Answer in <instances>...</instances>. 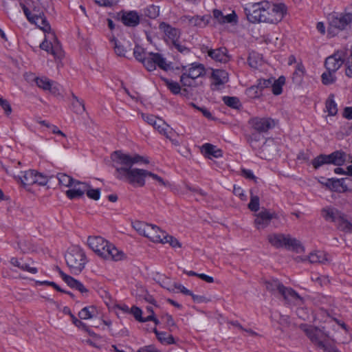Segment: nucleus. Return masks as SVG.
I'll use <instances>...</instances> for the list:
<instances>
[{"mask_svg": "<svg viewBox=\"0 0 352 352\" xmlns=\"http://www.w3.org/2000/svg\"><path fill=\"white\" fill-rule=\"evenodd\" d=\"M111 157L114 163L115 176L118 179L126 182L134 187H142L145 185L148 170L133 168V166L138 163L148 164V160L138 154L131 156L121 151H114Z\"/></svg>", "mask_w": 352, "mask_h": 352, "instance_id": "obj_1", "label": "nucleus"}, {"mask_svg": "<svg viewBox=\"0 0 352 352\" xmlns=\"http://www.w3.org/2000/svg\"><path fill=\"white\" fill-rule=\"evenodd\" d=\"M286 6L283 3H272L268 1L248 3L244 12L251 23H278L286 14Z\"/></svg>", "mask_w": 352, "mask_h": 352, "instance_id": "obj_2", "label": "nucleus"}, {"mask_svg": "<svg viewBox=\"0 0 352 352\" xmlns=\"http://www.w3.org/2000/svg\"><path fill=\"white\" fill-rule=\"evenodd\" d=\"M31 23L35 24L44 32L48 34L39 45V47L52 54L55 58H62L64 56V52L61 44L58 41L55 33L52 32L51 25L45 16L44 13L36 14V17Z\"/></svg>", "mask_w": 352, "mask_h": 352, "instance_id": "obj_3", "label": "nucleus"}, {"mask_svg": "<svg viewBox=\"0 0 352 352\" xmlns=\"http://www.w3.org/2000/svg\"><path fill=\"white\" fill-rule=\"evenodd\" d=\"M205 74L204 65L201 63H193L189 65L182 66L180 82L184 87H195V80Z\"/></svg>", "mask_w": 352, "mask_h": 352, "instance_id": "obj_4", "label": "nucleus"}, {"mask_svg": "<svg viewBox=\"0 0 352 352\" xmlns=\"http://www.w3.org/2000/svg\"><path fill=\"white\" fill-rule=\"evenodd\" d=\"M346 153L338 150L329 155L320 154L311 160V164L315 169H318L323 165L333 164L336 166H341L346 161Z\"/></svg>", "mask_w": 352, "mask_h": 352, "instance_id": "obj_5", "label": "nucleus"}, {"mask_svg": "<svg viewBox=\"0 0 352 352\" xmlns=\"http://www.w3.org/2000/svg\"><path fill=\"white\" fill-rule=\"evenodd\" d=\"M65 258L71 272L76 274L82 272L87 262L85 252L77 247L69 250Z\"/></svg>", "mask_w": 352, "mask_h": 352, "instance_id": "obj_6", "label": "nucleus"}, {"mask_svg": "<svg viewBox=\"0 0 352 352\" xmlns=\"http://www.w3.org/2000/svg\"><path fill=\"white\" fill-rule=\"evenodd\" d=\"M137 232L155 243H161L164 239L165 231L158 226L144 222L138 221L133 225Z\"/></svg>", "mask_w": 352, "mask_h": 352, "instance_id": "obj_7", "label": "nucleus"}, {"mask_svg": "<svg viewBox=\"0 0 352 352\" xmlns=\"http://www.w3.org/2000/svg\"><path fill=\"white\" fill-rule=\"evenodd\" d=\"M267 240L276 248H285L297 252L302 248L300 241L295 238H292L289 235L273 233L267 236Z\"/></svg>", "mask_w": 352, "mask_h": 352, "instance_id": "obj_8", "label": "nucleus"}, {"mask_svg": "<svg viewBox=\"0 0 352 352\" xmlns=\"http://www.w3.org/2000/svg\"><path fill=\"white\" fill-rule=\"evenodd\" d=\"M144 66L148 72H153L158 67L164 71H168L170 68V63L160 53L148 52L147 58L144 59Z\"/></svg>", "mask_w": 352, "mask_h": 352, "instance_id": "obj_9", "label": "nucleus"}, {"mask_svg": "<svg viewBox=\"0 0 352 352\" xmlns=\"http://www.w3.org/2000/svg\"><path fill=\"white\" fill-rule=\"evenodd\" d=\"M328 20L331 28L344 30L352 23V12L346 10L341 13L333 12L329 15Z\"/></svg>", "mask_w": 352, "mask_h": 352, "instance_id": "obj_10", "label": "nucleus"}, {"mask_svg": "<svg viewBox=\"0 0 352 352\" xmlns=\"http://www.w3.org/2000/svg\"><path fill=\"white\" fill-rule=\"evenodd\" d=\"M211 19L212 16L210 14H206L204 16L184 15L179 18V21L181 23L190 27L204 28L209 24Z\"/></svg>", "mask_w": 352, "mask_h": 352, "instance_id": "obj_11", "label": "nucleus"}, {"mask_svg": "<svg viewBox=\"0 0 352 352\" xmlns=\"http://www.w3.org/2000/svg\"><path fill=\"white\" fill-rule=\"evenodd\" d=\"M248 124L255 132L260 133H266L274 126V120L269 118L254 117L248 121Z\"/></svg>", "mask_w": 352, "mask_h": 352, "instance_id": "obj_12", "label": "nucleus"}, {"mask_svg": "<svg viewBox=\"0 0 352 352\" xmlns=\"http://www.w3.org/2000/svg\"><path fill=\"white\" fill-rule=\"evenodd\" d=\"M276 218L277 214L275 212L271 213L267 209H263L255 214L254 223L256 229H265L270 225L273 219Z\"/></svg>", "mask_w": 352, "mask_h": 352, "instance_id": "obj_13", "label": "nucleus"}, {"mask_svg": "<svg viewBox=\"0 0 352 352\" xmlns=\"http://www.w3.org/2000/svg\"><path fill=\"white\" fill-rule=\"evenodd\" d=\"M109 243L101 236H89L87 239L89 247L102 258H103V252L107 251Z\"/></svg>", "mask_w": 352, "mask_h": 352, "instance_id": "obj_14", "label": "nucleus"}, {"mask_svg": "<svg viewBox=\"0 0 352 352\" xmlns=\"http://www.w3.org/2000/svg\"><path fill=\"white\" fill-rule=\"evenodd\" d=\"M277 151V146L274 140L272 138L266 139L256 150V155L261 158L270 160Z\"/></svg>", "mask_w": 352, "mask_h": 352, "instance_id": "obj_15", "label": "nucleus"}, {"mask_svg": "<svg viewBox=\"0 0 352 352\" xmlns=\"http://www.w3.org/2000/svg\"><path fill=\"white\" fill-rule=\"evenodd\" d=\"M349 180V177L337 179L331 178L328 179L325 183L321 182L329 190L336 192H344L349 190V183H347Z\"/></svg>", "mask_w": 352, "mask_h": 352, "instance_id": "obj_16", "label": "nucleus"}, {"mask_svg": "<svg viewBox=\"0 0 352 352\" xmlns=\"http://www.w3.org/2000/svg\"><path fill=\"white\" fill-rule=\"evenodd\" d=\"M345 62V55L343 52H338L327 57L324 62V66L327 71L337 72Z\"/></svg>", "mask_w": 352, "mask_h": 352, "instance_id": "obj_17", "label": "nucleus"}, {"mask_svg": "<svg viewBox=\"0 0 352 352\" xmlns=\"http://www.w3.org/2000/svg\"><path fill=\"white\" fill-rule=\"evenodd\" d=\"M56 268L62 279L69 287L78 290L82 295H87L88 294L89 290L84 286V285L81 282H80L77 279H75L72 276L66 274L58 267H56Z\"/></svg>", "mask_w": 352, "mask_h": 352, "instance_id": "obj_18", "label": "nucleus"}, {"mask_svg": "<svg viewBox=\"0 0 352 352\" xmlns=\"http://www.w3.org/2000/svg\"><path fill=\"white\" fill-rule=\"evenodd\" d=\"M302 329L310 340L318 348H320V343H324L322 340L324 337V333L319 328L314 327H306V326H304Z\"/></svg>", "mask_w": 352, "mask_h": 352, "instance_id": "obj_19", "label": "nucleus"}, {"mask_svg": "<svg viewBox=\"0 0 352 352\" xmlns=\"http://www.w3.org/2000/svg\"><path fill=\"white\" fill-rule=\"evenodd\" d=\"M159 29L171 42H175L176 40H179L180 37V30L166 22H161L159 25Z\"/></svg>", "mask_w": 352, "mask_h": 352, "instance_id": "obj_20", "label": "nucleus"}, {"mask_svg": "<svg viewBox=\"0 0 352 352\" xmlns=\"http://www.w3.org/2000/svg\"><path fill=\"white\" fill-rule=\"evenodd\" d=\"M140 21V17L136 11H123L121 15V21L128 27H136Z\"/></svg>", "mask_w": 352, "mask_h": 352, "instance_id": "obj_21", "label": "nucleus"}, {"mask_svg": "<svg viewBox=\"0 0 352 352\" xmlns=\"http://www.w3.org/2000/svg\"><path fill=\"white\" fill-rule=\"evenodd\" d=\"M208 55L217 62L226 63L229 61L230 56L226 47H219L215 50L210 49Z\"/></svg>", "mask_w": 352, "mask_h": 352, "instance_id": "obj_22", "label": "nucleus"}, {"mask_svg": "<svg viewBox=\"0 0 352 352\" xmlns=\"http://www.w3.org/2000/svg\"><path fill=\"white\" fill-rule=\"evenodd\" d=\"M212 78L213 82L212 86H214L212 89H218L219 86L223 85L228 82V74L223 69H215L212 71Z\"/></svg>", "mask_w": 352, "mask_h": 352, "instance_id": "obj_23", "label": "nucleus"}, {"mask_svg": "<svg viewBox=\"0 0 352 352\" xmlns=\"http://www.w3.org/2000/svg\"><path fill=\"white\" fill-rule=\"evenodd\" d=\"M214 19L220 24L232 23L236 22V14L233 12L232 14L223 15L219 10L214 9L212 12Z\"/></svg>", "mask_w": 352, "mask_h": 352, "instance_id": "obj_24", "label": "nucleus"}, {"mask_svg": "<svg viewBox=\"0 0 352 352\" xmlns=\"http://www.w3.org/2000/svg\"><path fill=\"white\" fill-rule=\"evenodd\" d=\"M123 257L124 253L111 243L107 248V251L103 252V258L106 260L118 261L122 260Z\"/></svg>", "mask_w": 352, "mask_h": 352, "instance_id": "obj_25", "label": "nucleus"}, {"mask_svg": "<svg viewBox=\"0 0 352 352\" xmlns=\"http://www.w3.org/2000/svg\"><path fill=\"white\" fill-rule=\"evenodd\" d=\"M343 214L334 208H326L322 210V215L326 221L335 222L336 223Z\"/></svg>", "mask_w": 352, "mask_h": 352, "instance_id": "obj_26", "label": "nucleus"}, {"mask_svg": "<svg viewBox=\"0 0 352 352\" xmlns=\"http://www.w3.org/2000/svg\"><path fill=\"white\" fill-rule=\"evenodd\" d=\"M247 140L252 148L256 151L257 149L260 148V146L266 139L262 133L254 131L249 135Z\"/></svg>", "mask_w": 352, "mask_h": 352, "instance_id": "obj_27", "label": "nucleus"}, {"mask_svg": "<svg viewBox=\"0 0 352 352\" xmlns=\"http://www.w3.org/2000/svg\"><path fill=\"white\" fill-rule=\"evenodd\" d=\"M201 152L209 158H210V156L218 158L223 155V152L221 149L209 143H206L201 146Z\"/></svg>", "mask_w": 352, "mask_h": 352, "instance_id": "obj_28", "label": "nucleus"}, {"mask_svg": "<svg viewBox=\"0 0 352 352\" xmlns=\"http://www.w3.org/2000/svg\"><path fill=\"white\" fill-rule=\"evenodd\" d=\"M153 127L156 129L160 133L164 135L167 138L172 140V135L173 132L172 129L169 128V126L162 119L157 118L155 122Z\"/></svg>", "mask_w": 352, "mask_h": 352, "instance_id": "obj_29", "label": "nucleus"}, {"mask_svg": "<svg viewBox=\"0 0 352 352\" xmlns=\"http://www.w3.org/2000/svg\"><path fill=\"white\" fill-rule=\"evenodd\" d=\"M280 294H281V296L287 302L297 300H302V298L295 290L291 287H286L284 285L280 290Z\"/></svg>", "mask_w": 352, "mask_h": 352, "instance_id": "obj_30", "label": "nucleus"}, {"mask_svg": "<svg viewBox=\"0 0 352 352\" xmlns=\"http://www.w3.org/2000/svg\"><path fill=\"white\" fill-rule=\"evenodd\" d=\"M71 108L77 114H82L85 111V102L83 100L78 98L72 92Z\"/></svg>", "mask_w": 352, "mask_h": 352, "instance_id": "obj_31", "label": "nucleus"}, {"mask_svg": "<svg viewBox=\"0 0 352 352\" xmlns=\"http://www.w3.org/2000/svg\"><path fill=\"white\" fill-rule=\"evenodd\" d=\"M36 85L43 90H49L51 92L56 93V87H52V81L46 77H36L34 78Z\"/></svg>", "mask_w": 352, "mask_h": 352, "instance_id": "obj_32", "label": "nucleus"}, {"mask_svg": "<svg viewBox=\"0 0 352 352\" xmlns=\"http://www.w3.org/2000/svg\"><path fill=\"white\" fill-rule=\"evenodd\" d=\"M309 261L311 263L325 264L328 262L327 255L324 252L316 251L309 254Z\"/></svg>", "mask_w": 352, "mask_h": 352, "instance_id": "obj_33", "label": "nucleus"}, {"mask_svg": "<svg viewBox=\"0 0 352 352\" xmlns=\"http://www.w3.org/2000/svg\"><path fill=\"white\" fill-rule=\"evenodd\" d=\"M264 284L266 289L272 294H275L276 292H278L280 294L283 287V283L277 279L265 280H264Z\"/></svg>", "mask_w": 352, "mask_h": 352, "instance_id": "obj_34", "label": "nucleus"}, {"mask_svg": "<svg viewBox=\"0 0 352 352\" xmlns=\"http://www.w3.org/2000/svg\"><path fill=\"white\" fill-rule=\"evenodd\" d=\"M285 83V78L283 76H280L278 79L273 78L272 85H271L272 93L276 95H280L283 91V86Z\"/></svg>", "mask_w": 352, "mask_h": 352, "instance_id": "obj_35", "label": "nucleus"}, {"mask_svg": "<svg viewBox=\"0 0 352 352\" xmlns=\"http://www.w3.org/2000/svg\"><path fill=\"white\" fill-rule=\"evenodd\" d=\"M35 174L36 170H29L25 171L22 173V175L20 176L21 183L24 186H30L34 184Z\"/></svg>", "mask_w": 352, "mask_h": 352, "instance_id": "obj_36", "label": "nucleus"}, {"mask_svg": "<svg viewBox=\"0 0 352 352\" xmlns=\"http://www.w3.org/2000/svg\"><path fill=\"white\" fill-rule=\"evenodd\" d=\"M222 100L228 107L234 109H239L242 106L239 99L235 96H223Z\"/></svg>", "mask_w": 352, "mask_h": 352, "instance_id": "obj_37", "label": "nucleus"}, {"mask_svg": "<svg viewBox=\"0 0 352 352\" xmlns=\"http://www.w3.org/2000/svg\"><path fill=\"white\" fill-rule=\"evenodd\" d=\"M161 79L165 83L166 86L171 91V93L175 95L180 93L181 87L177 82H175L164 77H161Z\"/></svg>", "mask_w": 352, "mask_h": 352, "instance_id": "obj_38", "label": "nucleus"}, {"mask_svg": "<svg viewBox=\"0 0 352 352\" xmlns=\"http://www.w3.org/2000/svg\"><path fill=\"white\" fill-rule=\"evenodd\" d=\"M338 228L345 232L352 233V223L344 219L343 214L336 223Z\"/></svg>", "mask_w": 352, "mask_h": 352, "instance_id": "obj_39", "label": "nucleus"}, {"mask_svg": "<svg viewBox=\"0 0 352 352\" xmlns=\"http://www.w3.org/2000/svg\"><path fill=\"white\" fill-rule=\"evenodd\" d=\"M160 14L159 6L150 5L144 9V15L150 19H156Z\"/></svg>", "mask_w": 352, "mask_h": 352, "instance_id": "obj_40", "label": "nucleus"}, {"mask_svg": "<svg viewBox=\"0 0 352 352\" xmlns=\"http://www.w3.org/2000/svg\"><path fill=\"white\" fill-rule=\"evenodd\" d=\"M57 178L59 184L65 187H72L75 182L74 179L65 173H58Z\"/></svg>", "mask_w": 352, "mask_h": 352, "instance_id": "obj_41", "label": "nucleus"}, {"mask_svg": "<svg viewBox=\"0 0 352 352\" xmlns=\"http://www.w3.org/2000/svg\"><path fill=\"white\" fill-rule=\"evenodd\" d=\"M96 309L93 306L85 307L78 313V316L82 320H87L94 317Z\"/></svg>", "mask_w": 352, "mask_h": 352, "instance_id": "obj_42", "label": "nucleus"}, {"mask_svg": "<svg viewBox=\"0 0 352 352\" xmlns=\"http://www.w3.org/2000/svg\"><path fill=\"white\" fill-rule=\"evenodd\" d=\"M133 54L136 60L144 65V59L147 58V53L141 46L136 45L133 50Z\"/></svg>", "mask_w": 352, "mask_h": 352, "instance_id": "obj_43", "label": "nucleus"}, {"mask_svg": "<svg viewBox=\"0 0 352 352\" xmlns=\"http://www.w3.org/2000/svg\"><path fill=\"white\" fill-rule=\"evenodd\" d=\"M333 98V96L331 95L326 102V109L330 116H335L338 112L337 104Z\"/></svg>", "mask_w": 352, "mask_h": 352, "instance_id": "obj_44", "label": "nucleus"}, {"mask_svg": "<svg viewBox=\"0 0 352 352\" xmlns=\"http://www.w3.org/2000/svg\"><path fill=\"white\" fill-rule=\"evenodd\" d=\"M335 73L336 72H331L327 70L326 72H324L321 76L322 83L325 85L333 84L336 80Z\"/></svg>", "mask_w": 352, "mask_h": 352, "instance_id": "obj_45", "label": "nucleus"}, {"mask_svg": "<svg viewBox=\"0 0 352 352\" xmlns=\"http://www.w3.org/2000/svg\"><path fill=\"white\" fill-rule=\"evenodd\" d=\"M246 94L249 98H258L262 96V91L258 88L257 84L251 86L248 89H246Z\"/></svg>", "mask_w": 352, "mask_h": 352, "instance_id": "obj_46", "label": "nucleus"}, {"mask_svg": "<svg viewBox=\"0 0 352 352\" xmlns=\"http://www.w3.org/2000/svg\"><path fill=\"white\" fill-rule=\"evenodd\" d=\"M162 243H169L170 245L174 248H181L182 243L174 236L168 234L165 232L164 239L161 242Z\"/></svg>", "mask_w": 352, "mask_h": 352, "instance_id": "obj_47", "label": "nucleus"}, {"mask_svg": "<svg viewBox=\"0 0 352 352\" xmlns=\"http://www.w3.org/2000/svg\"><path fill=\"white\" fill-rule=\"evenodd\" d=\"M72 187L73 188L66 191V195L68 198L73 199L83 195L82 190L77 189L76 185H73Z\"/></svg>", "mask_w": 352, "mask_h": 352, "instance_id": "obj_48", "label": "nucleus"}, {"mask_svg": "<svg viewBox=\"0 0 352 352\" xmlns=\"http://www.w3.org/2000/svg\"><path fill=\"white\" fill-rule=\"evenodd\" d=\"M273 77L269 78L267 79L260 78L257 80V85L258 88L263 91L265 89L270 88L272 85Z\"/></svg>", "mask_w": 352, "mask_h": 352, "instance_id": "obj_49", "label": "nucleus"}, {"mask_svg": "<svg viewBox=\"0 0 352 352\" xmlns=\"http://www.w3.org/2000/svg\"><path fill=\"white\" fill-rule=\"evenodd\" d=\"M259 55L255 52H251L248 58L249 65L252 68H257L258 66Z\"/></svg>", "mask_w": 352, "mask_h": 352, "instance_id": "obj_50", "label": "nucleus"}, {"mask_svg": "<svg viewBox=\"0 0 352 352\" xmlns=\"http://www.w3.org/2000/svg\"><path fill=\"white\" fill-rule=\"evenodd\" d=\"M248 208L253 212H257L259 210V197L258 196H251Z\"/></svg>", "mask_w": 352, "mask_h": 352, "instance_id": "obj_51", "label": "nucleus"}, {"mask_svg": "<svg viewBox=\"0 0 352 352\" xmlns=\"http://www.w3.org/2000/svg\"><path fill=\"white\" fill-rule=\"evenodd\" d=\"M131 313L133 315L135 320L140 322H145V317H142V311L138 307L133 306L131 309Z\"/></svg>", "mask_w": 352, "mask_h": 352, "instance_id": "obj_52", "label": "nucleus"}, {"mask_svg": "<svg viewBox=\"0 0 352 352\" xmlns=\"http://www.w3.org/2000/svg\"><path fill=\"white\" fill-rule=\"evenodd\" d=\"M0 106L3 109L6 116H10L11 114L12 109L8 100L0 97Z\"/></svg>", "mask_w": 352, "mask_h": 352, "instance_id": "obj_53", "label": "nucleus"}, {"mask_svg": "<svg viewBox=\"0 0 352 352\" xmlns=\"http://www.w3.org/2000/svg\"><path fill=\"white\" fill-rule=\"evenodd\" d=\"M47 182H48V178L47 176L36 171L34 184H37L40 186H45L47 184Z\"/></svg>", "mask_w": 352, "mask_h": 352, "instance_id": "obj_54", "label": "nucleus"}, {"mask_svg": "<svg viewBox=\"0 0 352 352\" xmlns=\"http://www.w3.org/2000/svg\"><path fill=\"white\" fill-rule=\"evenodd\" d=\"M19 5L23 9V11L24 12V14L25 15L27 19L29 21V22L32 23L34 18L36 17V13H32L31 11L25 6L24 3L22 2H19Z\"/></svg>", "mask_w": 352, "mask_h": 352, "instance_id": "obj_55", "label": "nucleus"}, {"mask_svg": "<svg viewBox=\"0 0 352 352\" xmlns=\"http://www.w3.org/2000/svg\"><path fill=\"white\" fill-rule=\"evenodd\" d=\"M87 197L94 200H98L100 197V190L99 188L92 189L87 188L86 192Z\"/></svg>", "mask_w": 352, "mask_h": 352, "instance_id": "obj_56", "label": "nucleus"}, {"mask_svg": "<svg viewBox=\"0 0 352 352\" xmlns=\"http://www.w3.org/2000/svg\"><path fill=\"white\" fill-rule=\"evenodd\" d=\"M147 177H151L153 180L156 181L162 186H169V184L168 182L164 181L162 177H161L160 176H159L155 173H153L150 171H148V174H147Z\"/></svg>", "mask_w": 352, "mask_h": 352, "instance_id": "obj_57", "label": "nucleus"}, {"mask_svg": "<svg viewBox=\"0 0 352 352\" xmlns=\"http://www.w3.org/2000/svg\"><path fill=\"white\" fill-rule=\"evenodd\" d=\"M112 41L114 42V50L116 54L120 56H124L126 50L123 45H120L116 39H113Z\"/></svg>", "mask_w": 352, "mask_h": 352, "instance_id": "obj_58", "label": "nucleus"}, {"mask_svg": "<svg viewBox=\"0 0 352 352\" xmlns=\"http://www.w3.org/2000/svg\"><path fill=\"white\" fill-rule=\"evenodd\" d=\"M36 283L40 285H48V286L53 287L56 291L60 292H66L65 290L61 289L56 283H54L53 281H47V280L37 281Z\"/></svg>", "mask_w": 352, "mask_h": 352, "instance_id": "obj_59", "label": "nucleus"}, {"mask_svg": "<svg viewBox=\"0 0 352 352\" xmlns=\"http://www.w3.org/2000/svg\"><path fill=\"white\" fill-rule=\"evenodd\" d=\"M162 318L165 321L168 327H175L176 324L174 321L173 316L168 314H165L162 316Z\"/></svg>", "mask_w": 352, "mask_h": 352, "instance_id": "obj_60", "label": "nucleus"}, {"mask_svg": "<svg viewBox=\"0 0 352 352\" xmlns=\"http://www.w3.org/2000/svg\"><path fill=\"white\" fill-rule=\"evenodd\" d=\"M72 320L73 324L76 327H77L80 329H82L84 331H88V327L87 326V324L85 323L82 322V321L79 320L78 319H77L74 315H72Z\"/></svg>", "mask_w": 352, "mask_h": 352, "instance_id": "obj_61", "label": "nucleus"}, {"mask_svg": "<svg viewBox=\"0 0 352 352\" xmlns=\"http://www.w3.org/2000/svg\"><path fill=\"white\" fill-rule=\"evenodd\" d=\"M142 118L144 121H146L148 124L152 125L153 126L158 118L153 115H149V114H145V113L142 114Z\"/></svg>", "mask_w": 352, "mask_h": 352, "instance_id": "obj_62", "label": "nucleus"}, {"mask_svg": "<svg viewBox=\"0 0 352 352\" xmlns=\"http://www.w3.org/2000/svg\"><path fill=\"white\" fill-rule=\"evenodd\" d=\"M320 349L326 352H340L336 347L324 343H320Z\"/></svg>", "mask_w": 352, "mask_h": 352, "instance_id": "obj_63", "label": "nucleus"}, {"mask_svg": "<svg viewBox=\"0 0 352 352\" xmlns=\"http://www.w3.org/2000/svg\"><path fill=\"white\" fill-rule=\"evenodd\" d=\"M137 352H161L157 350L153 345H148L141 347Z\"/></svg>", "mask_w": 352, "mask_h": 352, "instance_id": "obj_64", "label": "nucleus"}]
</instances>
